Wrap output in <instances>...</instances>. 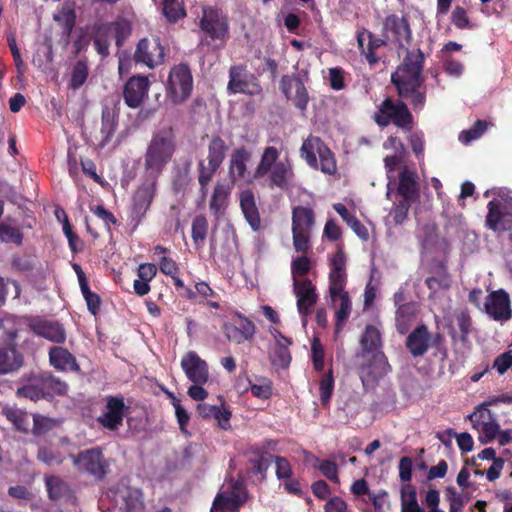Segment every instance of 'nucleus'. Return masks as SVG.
<instances>
[{
  "mask_svg": "<svg viewBox=\"0 0 512 512\" xmlns=\"http://www.w3.org/2000/svg\"><path fill=\"white\" fill-rule=\"evenodd\" d=\"M54 19L62 28V36L69 39L76 23L75 12L73 10H62L54 16Z\"/></svg>",
  "mask_w": 512,
  "mask_h": 512,
  "instance_id": "49",
  "label": "nucleus"
},
{
  "mask_svg": "<svg viewBox=\"0 0 512 512\" xmlns=\"http://www.w3.org/2000/svg\"><path fill=\"white\" fill-rule=\"evenodd\" d=\"M373 119L380 127L393 124L404 133L411 132L415 126L414 116L407 104L401 99L394 100L390 97L380 103Z\"/></svg>",
  "mask_w": 512,
  "mask_h": 512,
  "instance_id": "6",
  "label": "nucleus"
},
{
  "mask_svg": "<svg viewBox=\"0 0 512 512\" xmlns=\"http://www.w3.org/2000/svg\"><path fill=\"white\" fill-rule=\"evenodd\" d=\"M224 333L229 341L241 344L253 338L255 325L251 320L241 317L238 325L225 324Z\"/></svg>",
  "mask_w": 512,
  "mask_h": 512,
  "instance_id": "31",
  "label": "nucleus"
},
{
  "mask_svg": "<svg viewBox=\"0 0 512 512\" xmlns=\"http://www.w3.org/2000/svg\"><path fill=\"white\" fill-rule=\"evenodd\" d=\"M156 181L143 183L137 188L132 197L131 216L133 220L140 222L150 208L155 196Z\"/></svg>",
  "mask_w": 512,
  "mask_h": 512,
  "instance_id": "21",
  "label": "nucleus"
},
{
  "mask_svg": "<svg viewBox=\"0 0 512 512\" xmlns=\"http://www.w3.org/2000/svg\"><path fill=\"white\" fill-rule=\"evenodd\" d=\"M412 316V305L410 303L400 305L396 310L397 329L400 333H405L407 330L406 322Z\"/></svg>",
  "mask_w": 512,
  "mask_h": 512,
  "instance_id": "62",
  "label": "nucleus"
},
{
  "mask_svg": "<svg viewBox=\"0 0 512 512\" xmlns=\"http://www.w3.org/2000/svg\"><path fill=\"white\" fill-rule=\"evenodd\" d=\"M2 414L12 423L17 431L28 433L30 421L29 414L26 411L15 407H4Z\"/></svg>",
  "mask_w": 512,
  "mask_h": 512,
  "instance_id": "40",
  "label": "nucleus"
},
{
  "mask_svg": "<svg viewBox=\"0 0 512 512\" xmlns=\"http://www.w3.org/2000/svg\"><path fill=\"white\" fill-rule=\"evenodd\" d=\"M320 160V170L327 175H334L337 171L336 160L333 152L326 145L318 154Z\"/></svg>",
  "mask_w": 512,
  "mask_h": 512,
  "instance_id": "51",
  "label": "nucleus"
},
{
  "mask_svg": "<svg viewBox=\"0 0 512 512\" xmlns=\"http://www.w3.org/2000/svg\"><path fill=\"white\" fill-rule=\"evenodd\" d=\"M239 202L244 218L252 230H260L261 218L254 192L251 189L241 191L239 194Z\"/></svg>",
  "mask_w": 512,
  "mask_h": 512,
  "instance_id": "27",
  "label": "nucleus"
},
{
  "mask_svg": "<svg viewBox=\"0 0 512 512\" xmlns=\"http://www.w3.org/2000/svg\"><path fill=\"white\" fill-rule=\"evenodd\" d=\"M346 258L343 250L339 248L330 259L329 294L332 301H336L338 295L348 293L345 291L347 283Z\"/></svg>",
  "mask_w": 512,
  "mask_h": 512,
  "instance_id": "15",
  "label": "nucleus"
},
{
  "mask_svg": "<svg viewBox=\"0 0 512 512\" xmlns=\"http://www.w3.org/2000/svg\"><path fill=\"white\" fill-rule=\"evenodd\" d=\"M290 344L278 341L270 352V360L273 366L287 369L291 363L292 356L288 348Z\"/></svg>",
  "mask_w": 512,
  "mask_h": 512,
  "instance_id": "41",
  "label": "nucleus"
},
{
  "mask_svg": "<svg viewBox=\"0 0 512 512\" xmlns=\"http://www.w3.org/2000/svg\"><path fill=\"white\" fill-rule=\"evenodd\" d=\"M295 173L288 158L280 160V151L275 146L263 149L260 160L254 170L253 178H266L270 189L288 191L293 185Z\"/></svg>",
  "mask_w": 512,
  "mask_h": 512,
  "instance_id": "2",
  "label": "nucleus"
},
{
  "mask_svg": "<svg viewBox=\"0 0 512 512\" xmlns=\"http://www.w3.org/2000/svg\"><path fill=\"white\" fill-rule=\"evenodd\" d=\"M163 14L168 22L176 23L179 19L185 17L186 12L178 0H164Z\"/></svg>",
  "mask_w": 512,
  "mask_h": 512,
  "instance_id": "48",
  "label": "nucleus"
},
{
  "mask_svg": "<svg viewBox=\"0 0 512 512\" xmlns=\"http://www.w3.org/2000/svg\"><path fill=\"white\" fill-rule=\"evenodd\" d=\"M208 232V221L204 215H196L192 221L191 236L193 242L200 246L203 244Z\"/></svg>",
  "mask_w": 512,
  "mask_h": 512,
  "instance_id": "47",
  "label": "nucleus"
},
{
  "mask_svg": "<svg viewBox=\"0 0 512 512\" xmlns=\"http://www.w3.org/2000/svg\"><path fill=\"white\" fill-rule=\"evenodd\" d=\"M474 429H479L482 423L495 419L492 411L487 407H481V404L476 407L475 411L468 415Z\"/></svg>",
  "mask_w": 512,
  "mask_h": 512,
  "instance_id": "55",
  "label": "nucleus"
},
{
  "mask_svg": "<svg viewBox=\"0 0 512 512\" xmlns=\"http://www.w3.org/2000/svg\"><path fill=\"white\" fill-rule=\"evenodd\" d=\"M485 311L497 321L510 319L511 309L508 293L502 289L491 292L485 301Z\"/></svg>",
  "mask_w": 512,
  "mask_h": 512,
  "instance_id": "22",
  "label": "nucleus"
},
{
  "mask_svg": "<svg viewBox=\"0 0 512 512\" xmlns=\"http://www.w3.org/2000/svg\"><path fill=\"white\" fill-rule=\"evenodd\" d=\"M175 152V140L172 131H158L153 134L144 155L145 169L160 174Z\"/></svg>",
  "mask_w": 512,
  "mask_h": 512,
  "instance_id": "4",
  "label": "nucleus"
},
{
  "mask_svg": "<svg viewBox=\"0 0 512 512\" xmlns=\"http://www.w3.org/2000/svg\"><path fill=\"white\" fill-rule=\"evenodd\" d=\"M116 128L117 119L114 112L108 106L103 107L101 113L100 133L102 135V139L100 142V147H104L109 143V141L111 140L116 131Z\"/></svg>",
  "mask_w": 512,
  "mask_h": 512,
  "instance_id": "38",
  "label": "nucleus"
},
{
  "mask_svg": "<svg viewBox=\"0 0 512 512\" xmlns=\"http://www.w3.org/2000/svg\"><path fill=\"white\" fill-rule=\"evenodd\" d=\"M479 429L481 431L479 441L482 444H487L495 439V437L499 433L500 425L497 423L496 419H492L490 421H485V423H482Z\"/></svg>",
  "mask_w": 512,
  "mask_h": 512,
  "instance_id": "53",
  "label": "nucleus"
},
{
  "mask_svg": "<svg viewBox=\"0 0 512 512\" xmlns=\"http://www.w3.org/2000/svg\"><path fill=\"white\" fill-rule=\"evenodd\" d=\"M293 293L297 299V310L302 317L312 314L318 301L316 286L308 278L294 279Z\"/></svg>",
  "mask_w": 512,
  "mask_h": 512,
  "instance_id": "16",
  "label": "nucleus"
},
{
  "mask_svg": "<svg viewBox=\"0 0 512 512\" xmlns=\"http://www.w3.org/2000/svg\"><path fill=\"white\" fill-rule=\"evenodd\" d=\"M120 29L121 25L119 23L102 24L97 28L93 44L95 50L102 58H106L109 55V37L113 32H115L116 44L118 46L122 45Z\"/></svg>",
  "mask_w": 512,
  "mask_h": 512,
  "instance_id": "26",
  "label": "nucleus"
},
{
  "mask_svg": "<svg viewBox=\"0 0 512 512\" xmlns=\"http://www.w3.org/2000/svg\"><path fill=\"white\" fill-rule=\"evenodd\" d=\"M181 368L193 383H207L209 380L208 364L195 351H189L182 357Z\"/></svg>",
  "mask_w": 512,
  "mask_h": 512,
  "instance_id": "20",
  "label": "nucleus"
},
{
  "mask_svg": "<svg viewBox=\"0 0 512 512\" xmlns=\"http://www.w3.org/2000/svg\"><path fill=\"white\" fill-rule=\"evenodd\" d=\"M228 151L229 145L220 135L211 136L207 146L206 158L200 159L197 163V179L203 197L207 195L208 186L222 166Z\"/></svg>",
  "mask_w": 512,
  "mask_h": 512,
  "instance_id": "3",
  "label": "nucleus"
},
{
  "mask_svg": "<svg viewBox=\"0 0 512 512\" xmlns=\"http://www.w3.org/2000/svg\"><path fill=\"white\" fill-rule=\"evenodd\" d=\"M49 362L59 371H79L80 369L75 356L61 346H53L49 349Z\"/></svg>",
  "mask_w": 512,
  "mask_h": 512,
  "instance_id": "32",
  "label": "nucleus"
},
{
  "mask_svg": "<svg viewBox=\"0 0 512 512\" xmlns=\"http://www.w3.org/2000/svg\"><path fill=\"white\" fill-rule=\"evenodd\" d=\"M79 286L86 301L88 311L93 315H97L101 306L100 296L90 290L86 276L79 275Z\"/></svg>",
  "mask_w": 512,
  "mask_h": 512,
  "instance_id": "43",
  "label": "nucleus"
},
{
  "mask_svg": "<svg viewBox=\"0 0 512 512\" xmlns=\"http://www.w3.org/2000/svg\"><path fill=\"white\" fill-rule=\"evenodd\" d=\"M62 214L65 216V221L63 223V232L68 239L69 247L72 252H77L82 250L83 248V242L81 239L77 236L76 233L73 232L72 226L68 220V217L64 211H62Z\"/></svg>",
  "mask_w": 512,
  "mask_h": 512,
  "instance_id": "58",
  "label": "nucleus"
},
{
  "mask_svg": "<svg viewBox=\"0 0 512 512\" xmlns=\"http://www.w3.org/2000/svg\"><path fill=\"white\" fill-rule=\"evenodd\" d=\"M227 89L231 94L257 95L262 88L257 78L243 64L233 65L229 69Z\"/></svg>",
  "mask_w": 512,
  "mask_h": 512,
  "instance_id": "11",
  "label": "nucleus"
},
{
  "mask_svg": "<svg viewBox=\"0 0 512 512\" xmlns=\"http://www.w3.org/2000/svg\"><path fill=\"white\" fill-rule=\"evenodd\" d=\"M454 324L448 326V334L453 341H460L466 344L469 341V335L473 330L472 318L468 311L462 310L455 314Z\"/></svg>",
  "mask_w": 512,
  "mask_h": 512,
  "instance_id": "29",
  "label": "nucleus"
},
{
  "mask_svg": "<svg viewBox=\"0 0 512 512\" xmlns=\"http://www.w3.org/2000/svg\"><path fill=\"white\" fill-rule=\"evenodd\" d=\"M381 32L388 42L394 43L400 49L405 48L412 41V30L405 16L387 15L383 20Z\"/></svg>",
  "mask_w": 512,
  "mask_h": 512,
  "instance_id": "10",
  "label": "nucleus"
},
{
  "mask_svg": "<svg viewBox=\"0 0 512 512\" xmlns=\"http://www.w3.org/2000/svg\"><path fill=\"white\" fill-rule=\"evenodd\" d=\"M316 224V214L309 206L297 205L291 211V231L296 252L307 254L311 250V238Z\"/></svg>",
  "mask_w": 512,
  "mask_h": 512,
  "instance_id": "7",
  "label": "nucleus"
},
{
  "mask_svg": "<svg viewBox=\"0 0 512 512\" xmlns=\"http://www.w3.org/2000/svg\"><path fill=\"white\" fill-rule=\"evenodd\" d=\"M425 56L421 49L408 50L402 63L391 75V83L397 91H411L415 84L424 83L422 71L424 68Z\"/></svg>",
  "mask_w": 512,
  "mask_h": 512,
  "instance_id": "5",
  "label": "nucleus"
},
{
  "mask_svg": "<svg viewBox=\"0 0 512 512\" xmlns=\"http://www.w3.org/2000/svg\"><path fill=\"white\" fill-rule=\"evenodd\" d=\"M89 76V67L86 59L76 61L71 70L69 88L77 90L84 85Z\"/></svg>",
  "mask_w": 512,
  "mask_h": 512,
  "instance_id": "42",
  "label": "nucleus"
},
{
  "mask_svg": "<svg viewBox=\"0 0 512 512\" xmlns=\"http://www.w3.org/2000/svg\"><path fill=\"white\" fill-rule=\"evenodd\" d=\"M123 500L126 512H141L143 509V502L139 491H127Z\"/></svg>",
  "mask_w": 512,
  "mask_h": 512,
  "instance_id": "61",
  "label": "nucleus"
},
{
  "mask_svg": "<svg viewBox=\"0 0 512 512\" xmlns=\"http://www.w3.org/2000/svg\"><path fill=\"white\" fill-rule=\"evenodd\" d=\"M28 326L35 335L45 338L50 342L63 344L66 341L65 328L58 321L32 318Z\"/></svg>",
  "mask_w": 512,
  "mask_h": 512,
  "instance_id": "19",
  "label": "nucleus"
},
{
  "mask_svg": "<svg viewBox=\"0 0 512 512\" xmlns=\"http://www.w3.org/2000/svg\"><path fill=\"white\" fill-rule=\"evenodd\" d=\"M37 457L47 465H60L64 462V457L59 451L47 447L40 448Z\"/></svg>",
  "mask_w": 512,
  "mask_h": 512,
  "instance_id": "59",
  "label": "nucleus"
},
{
  "mask_svg": "<svg viewBox=\"0 0 512 512\" xmlns=\"http://www.w3.org/2000/svg\"><path fill=\"white\" fill-rule=\"evenodd\" d=\"M451 22L458 29H472L473 24L470 22L466 10L461 6H456L451 13Z\"/></svg>",
  "mask_w": 512,
  "mask_h": 512,
  "instance_id": "60",
  "label": "nucleus"
},
{
  "mask_svg": "<svg viewBox=\"0 0 512 512\" xmlns=\"http://www.w3.org/2000/svg\"><path fill=\"white\" fill-rule=\"evenodd\" d=\"M346 72L340 67L329 69V84L333 90L339 91L345 88Z\"/></svg>",
  "mask_w": 512,
  "mask_h": 512,
  "instance_id": "63",
  "label": "nucleus"
},
{
  "mask_svg": "<svg viewBox=\"0 0 512 512\" xmlns=\"http://www.w3.org/2000/svg\"><path fill=\"white\" fill-rule=\"evenodd\" d=\"M0 239L5 242H12L17 245H21L23 234L19 228L5 223H0Z\"/></svg>",
  "mask_w": 512,
  "mask_h": 512,
  "instance_id": "54",
  "label": "nucleus"
},
{
  "mask_svg": "<svg viewBox=\"0 0 512 512\" xmlns=\"http://www.w3.org/2000/svg\"><path fill=\"white\" fill-rule=\"evenodd\" d=\"M45 484L49 498L54 501L69 498L72 494L68 483L58 476H47Z\"/></svg>",
  "mask_w": 512,
  "mask_h": 512,
  "instance_id": "39",
  "label": "nucleus"
},
{
  "mask_svg": "<svg viewBox=\"0 0 512 512\" xmlns=\"http://www.w3.org/2000/svg\"><path fill=\"white\" fill-rule=\"evenodd\" d=\"M334 210L341 216L342 220L354 231V233L362 240H368V229L361 223L360 220L351 214L347 207L342 203H335Z\"/></svg>",
  "mask_w": 512,
  "mask_h": 512,
  "instance_id": "37",
  "label": "nucleus"
},
{
  "mask_svg": "<svg viewBox=\"0 0 512 512\" xmlns=\"http://www.w3.org/2000/svg\"><path fill=\"white\" fill-rule=\"evenodd\" d=\"M77 471L95 482H102L110 473V461L100 447H93L70 455Z\"/></svg>",
  "mask_w": 512,
  "mask_h": 512,
  "instance_id": "9",
  "label": "nucleus"
},
{
  "mask_svg": "<svg viewBox=\"0 0 512 512\" xmlns=\"http://www.w3.org/2000/svg\"><path fill=\"white\" fill-rule=\"evenodd\" d=\"M279 88L286 99L292 101L297 109L302 112L307 110L310 101L309 93L298 75H283Z\"/></svg>",
  "mask_w": 512,
  "mask_h": 512,
  "instance_id": "14",
  "label": "nucleus"
},
{
  "mask_svg": "<svg viewBox=\"0 0 512 512\" xmlns=\"http://www.w3.org/2000/svg\"><path fill=\"white\" fill-rule=\"evenodd\" d=\"M24 362L23 355L18 350L0 348V374L17 371Z\"/></svg>",
  "mask_w": 512,
  "mask_h": 512,
  "instance_id": "36",
  "label": "nucleus"
},
{
  "mask_svg": "<svg viewBox=\"0 0 512 512\" xmlns=\"http://www.w3.org/2000/svg\"><path fill=\"white\" fill-rule=\"evenodd\" d=\"M326 144L317 136L310 135L305 139L300 148V156L314 169L318 168L317 155L322 152Z\"/></svg>",
  "mask_w": 512,
  "mask_h": 512,
  "instance_id": "34",
  "label": "nucleus"
},
{
  "mask_svg": "<svg viewBox=\"0 0 512 512\" xmlns=\"http://www.w3.org/2000/svg\"><path fill=\"white\" fill-rule=\"evenodd\" d=\"M424 83H417L411 91H397L400 98L409 99L414 111H421L426 103V91L421 90Z\"/></svg>",
  "mask_w": 512,
  "mask_h": 512,
  "instance_id": "45",
  "label": "nucleus"
},
{
  "mask_svg": "<svg viewBox=\"0 0 512 512\" xmlns=\"http://www.w3.org/2000/svg\"><path fill=\"white\" fill-rule=\"evenodd\" d=\"M44 399H51L55 396H63L68 391L66 382L50 374L43 375L39 380Z\"/></svg>",
  "mask_w": 512,
  "mask_h": 512,
  "instance_id": "35",
  "label": "nucleus"
},
{
  "mask_svg": "<svg viewBox=\"0 0 512 512\" xmlns=\"http://www.w3.org/2000/svg\"><path fill=\"white\" fill-rule=\"evenodd\" d=\"M128 409L123 396H108L105 411L97 417L96 421L101 428L116 432L123 426Z\"/></svg>",
  "mask_w": 512,
  "mask_h": 512,
  "instance_id": "12",
  "label": "nucleus"
},
{
  "mask_svg": "<svg viewBox=\"0 0 512 512\" xmlns=\"http://www.w3.org/2000/svg\"><path fill=\"white\" fill-rule=\"evenodd\" d=\"M361 346L366 352H379L378 350L381 346V334L375 326L368 325L366 327L365 332L361 337Z\"/></svg>",
  "mask_w": 512,
  "mask_h": 512,
  "instance_id": "44",
  "label": "nucleus"
},
{
  "mask_svg": "<svg viewBox=\"0 0 512 512\" xmlns=\"http://www.w3.org/2000/svg\"><path fill=\"white\" fill-rule=\"evenodd\" d=\"M501 202L494 199L488 205L486 225L494 232L501 233L512 230V214L501 211Z\"/></svg>",
  "mask_w": 512,
  "mask_h": 512,
  "instance_id": "24",
  "label": "nucleus"
},
{
  "mask_svg": "<svg viewBox=\"0 0 512 512\" xmlns=\"http://www.w3.org/2000/svg\"><path fill=\"white\" fill-rule=\"evenodd\" d=\"M150 82L148 77L134 75L130 77L123 86V99L131 109H137L148 97Z\"/></svg>",
  "mask_w": 512,
  "mask_h": 512,
  "instance_id": "17",
  "label": "nucleus"
},
{
  "mask_svg": "<svg viewBox=\"0 0 512 512\" xmlns=\"http://www.w3.org/2000/svg\"><path fill=\"white\" fill-rule=\"evenodd\" d=\"M133 58L136 63L153 69L164 62L165 49L159 38H143L138 42Z\"/></svg>",
  "mask_w": 512,
  "mask_h": 512,
  "instance_id": "13",
  "label": "nucleus"
},
{
  "mask_svg": "<svg viewBox=\"0 0 512 512\" xmlns=\"http://www.w3.org/2000/svg\"><path fill=\"white\" fill-rule=\"evenodd\" d=\"M234 184L227 180L216 182L209 202V208L213 215L218 216L221 212L225 211Z\"/></svg>",
  "mask_w": 512,
  "mask_h": 512,
  "instance_id": "28",
  "label": "nucleus"
},
{
  "mask_svg": "<svg viewBox=\"0 0 512 512\" xmlns=\"http://www.w3.org/2000/svg\"><path fill=\"white\" fill-rule=\"evenodd\" d=\"M388 493L382 490L379 493H372L370 495V501L374 506L375 512H389L390 511V502L388 500Z\"/></svg>",
  "mask_w": 512,
  "mask_h": 512,
  "instance_id": "64",
  "label": "nucleus"
},
{
  "mask_svg": "<svg viewBox=\"0 0 512 512\" xmlns=\"http://www.w3.org/2000/svg\"><path fill=\"white\" fill-rule=\"evenodd\" d=\"M397 194L402 199L415 202L419 197V189L415 178V173L406 167L399 174Z\"/></svg>",
  "mask_w": 512,
  "mask_h": 512,
  "instance_id": "33",
  "label": "nucleus"
},
{
  "mask_svg": "<svg viewBox=\"0 0 512 512\" xmlns=\"http://www.w3.org/2000/svg\"><path fill=\"white\" fill-rule=\"evenodd\" d=\"M337 299L340 300V307L335 313V326L336 330L339 331L351 313L352 303L348 293L338 295Z\"/></svg>",
  "mask_w": 512,
  "mask_h": 512,
  "instance_id": "50",
  "label": "nucleus"
},
{
  "mask_svg": "<svg viewBox=\"0 0 512 512\" xmlns=\"http://www.w3.org/2000/svg\"><path fill=\"white\" fill-rule=\"evenodd\" d=\"M412 203V201L401 198L397 203L394 204L390 215L392 216L396 225H400L406 220Z\"/></svg>",
  "mask_w": 512,
  "mask_h": 512,
  "instance_id": "57",
  "label": "nucleus"
},
{
  "mask_svg": "<svg viewBox=\"0 0 512 512\" xmlns=\"http://www.w3.org/2000/svg\"><path fill=\"white\" fill-rule=\"evenodd\" d=\"M358 48L370 67H375L381 60L377 51L386 46L388 41L385 37H377L373 32L362 29L357 33Z\"/></svg>",
  "mask_w": 512,
  "mask_h": 512,
  "instance_id": "18",
  "label": "nucleus"
},
{
  "mask_svg": "<svg viewBox=\"0 0 512 512\" xmlns=\"http://www.w3.org/2000/svg\"><path fill=\"white\" fill-rule=\"evenodd\" d=\"M431 333L425 324L415 327L407 336L406 349L414 357L424 356L430 348Z\"/></svg>",
  "mask_w": 512,
  "mask_h": 512,
  "instance_id": "23",
  "label": "nucleus"
},
{
  "mask_svg": "<svg viewBox=\"0 0 512 512\" xmlns=\"http://www.w3.org/2000/svg\"><path fill=\"white\" fill-rule=\"evenodd\" d=\"M324 357L325 352L320 339L314 338L311 343V359L313 367L317 372H321L324 369Z\"/></svg>",
  "mask_w": 512,
  "mask_h": 512,
  "instance_id": "56",
  "label": "nucleus"
},
{
  "mask_svg": "<svg viewBox=\"0 0 512 512\" xmlns=\"http://www.w3.org/2000/svg\"><path fill=\"white\" fill-rule=\"evenodd\" d=\"M199 46L211 51L226 47L230 39V22L227 13L216 5L202 7L197 21Z\"/></svg>",
  "mask_w": 512,
  "mask_h": 512,
  "instance_id": "1",
  "label": "nucleus"
},
{
  "mask_svg": "<svg viewBox=\"0 0 512 512\" xmlns=\"http://www.w3.org/2000/svg\"><path fill=\"white\" fill-rule=\"evenodd\" d=\"M334 391V376L333 370L329 369L328 372L324 373L319 381V392L320 401L322 406L326 407L329 405L331 397Z\"/></svg>",
  "mask_w": 512,
  "mask_h": 512,
  "instance_id": "46",
  "label": "nucleus"
},
{
  "mask_svg": "<svg viewBox=\"0 0 512 512\" xmlns=\"http://www.w3.org/2000/svg\"><path fill=\"white\" fill-rule=\"evenodd\" d=\"M391 371V366L383 352L373 353L369 362L361 367L362 377L369 381H377Z\"/></svg>",
  "mask_w": 512,
  "mask_h": 512,
  "instance_id": "30",
  "label": "nucleus"
},
{
  "mask_svg": "<svg viewBox=\"0 0 512 512\" xmlns=\"http://www.w3.org/2000/svg\"><path fill=\"white\" fill-rule=\"evenodd\" d=\"M193 87V76L188 64H176L171 67L164 82L165 100L172 105H181L189 99Z\"/></svg>",
  "mask_w": 512,
  "mask_h": 512,
  "instance_id": "8",
  "label": "nucleus"
},
{
  "mask_svg": "<svg viewBox=\"0 0 512 512\" xmlns=\"http://www.w3.org/2000/svg\"><path fill=\"white\" fill-rule=\"evenodd\" d=\"M311 260L306 256V254H302L292 260L291 263V273L293 280L300 279L307 275L311 269Z\"/></svg>",
  "mask_w": 512,
  "mask_h": 512,
  "instance_id": "52",
  "label": "nucleus"
},
{
  "mask_svg": "<svg viewBox=\"0 0 512 512\" xmlns=\"http://www.w3.org/2000/svg\"><path fill=\"white\" fill-rule=\"evenodd\" d=\"M251 157L252 152L244 146L233 150L228 165V174L231 182L235 183L246 177L247 164L251 160Z\"/></svg>",
  "mask_w": 512,
  "mask_h": 512,
  "instance_id": "25",
  "label": "nucleus"
}]
</instances>
